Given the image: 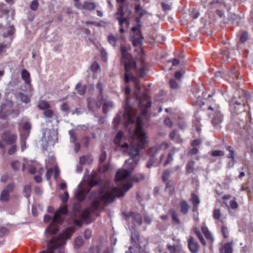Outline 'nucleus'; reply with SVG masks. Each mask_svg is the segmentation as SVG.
I'll list each match as a JSON object with an SVG mask.
<instances>
[{
    "label": "nucleus",
    "instance_id": "f257e3e1",
    "mask_svg": "<svg viewBox=\"0 0 253 253\" xmlns=\"http://www.w3.org/2000/svg\"><path fill=\"white\" fill-rule=\"evenodd\" d=\"M135 135L132 140L131 146L124 142V134L122 131L118 132L114 138V143L120 147L124 153H127L130 158L125 161L126 169H120L117 173L116 179L117 182L126 180L131 174L136 166L139 160L136 157L139 154L140 150L144 149L148 143L145 132L142 129V123L140 117H137L135 120Z\"/></svg>",
    "mask_w": 253,
    "mask_h": 253
},
{
    "label": "nucleus",
    "instance_id": "f03ea898",
    "mask_svg": "<svg viewBox=\"0 0 253 253\" xmlns=\"http://www.w3.org/2000/svg\"><path fill=\"white\" fill-rule=\"evenodd\" d=\"M121 51L126 71L125 81L126 83H128L130 80L133 82L135 85L134 96L139 102V107L145 108V109L142 111L141 113L142 115L145 116L147 113L146 109L149 108L151 105V102L148 95L149 90L146 89L144 92L140 94L141 87L139 81L137 78L132 76L129 73V71L130 69H133L137 72L138 76L143 77L146 75L147 63L143 57L136 61L131 55L127 52V48L123 45L121 46Z\"/></svg>",
    "mask_w": 253,
    "mask_h": 253
},
{
    "label": "nucleus",
    "instance_id": "7ed1b4c3",
    "mask_svg": "<svg viewBox=\"0 0 253 253\" xmlns=\"http://www.w3.org/2000/svg\"><path fill=\"white\" fill-rule=\"evenodd\" d=\"M131 187L132 184L130 182L121 184L119 187L105 186L100 190L99 195L100 200L95 201L92 205L95 209H97L100 207L101 202L105 204L113 202L116 197L123 196Z\"/></svg>",
    "mask_w": 253,
    "mask_h": 253
},
{
    "label": "nucleus",
    "instance_id": "20e7f679",
    "mask_svg": "<svg viewBox=\"0 0 253 253\" xmlns=\"http://www.w3.org/2000/svg\"><path fill=\"white\" fill-rule=\"evenodd\" d=\"M75 230L74 227L67 228L64 233L57 238H52L47 244V250L42 251L41 253H54V251L56 249H58L59 253H64L63 246L66 241L70 238Z\"/></svg>",
    "mask_w": 253,
    "mask_h": 253
},
{
    "label": "nucleus",
    "instance_id": "39448f33",
    "mask_svg": "<svg viewBox=\"0 0 253 253\" xmlns=\"http://www.w3.org/2000/svg\"><path fill=\"white\" fill-rule=\"evenodd\" d=\"M125 93L126 96V101L124 112L123 114L122 113H118L117 116L114 118L113 123L115 127H117V126L121 122L122 117L124 120V126L126 128L128 127L129 124H133L135 122V119L132 116L133 110L128 103V96L130 93V88L128 86H126Z\"/></svg>",
    "mask_w": 253,
    "mask_h": 253
},
{
    "label": "nucleus",
    "instance_id": "423d86ee",
    "mask_svg": "<svg viewBox=\"0 0 253 253\" xmlns=\"http://www.w3.org/2000/svg\"><path fill=\"white\" fill-rule=\"evenodd\" d=\"M67 211V205L61 207L58 211L54 213L53 217V222L49 225L46 230V232L51 235L55 234L58 230L57 223L61 222L63 220L61 214H66Z\"/></svg>",
    "mask_w": 253,
    "mask_h": 253
},
{
    "label": "nucleus",
    "instance_id": "0eeeda50",
    "mask_svg": "<svg viewBox=\"0 0 253 253\" xmlns=\"http://www.w3.org/2000/svg\"><path fill=\"white\" fill-rule=\"evenodd\" d=\"M127 15H125L123 9V7L120 6L118 11L115 14L116 18L118 20L119 24L120 26V32L121 33L125 32L124 25L126 27H128L130 25V16L131 14V11L129 9H126Z\"/></svg>",
    "mask_w": 253,
    "mask_h": 253
},
{
    "label": "nucleus",
    "instance_id": "6e6552de",
    "mask_svg": "<svg viewBox=\"0 0 253 253\" xmlns=\"http://www.w3.org/2000/svg\"><path fill=\"white\" fill-rule=\"evenodd\" d=\"M208 110L211 112L209 113V116L211 119V123L214 126L220 124L223 120V116L221 113L220 108L218 105H214L213 106H210Z\"/></svg>",
    "mask_w": 253,
    "mask_h": 253
},
{
    "label": "nucleus",
    "instance_id": "1a4fd4ad",
    "mask_svg": "<svg viewBox=\"0 0 253 253\" xmlns=\"http://www.w3.org/2000/svg\"><path fill=\"white\" fill-rule=\"evenodd\" d=\"M43 139L48 144H54L57 141V132L54 129H46L43 133Z\"/></svg>",
    "mask_w": 253,
    "mask_h": 253
},
{
    "label": "nucleus",
    "instance_id": "9d476101",
    "mask_svg": "<svg viewBox=\"0 0 253 253\" xmlns=\"http://www.w3.org/2000/svg\"><path fill=\"white\" fill-rule=\"evenodd\" d=\"M230 109L231 111L233 113L239 114L242 112L248 111L249 107L248 105L245 103H240L238 102H236L233 104H230Z\"/></svg>",
    "mask_w": 253,
    "mask_h": 253
},
{
    "label": "nucleus",
    "instance_id": "9b49d317",
    "mask_svg": "<svg viewBox=\"0 0 253 253\" xmlns=\"http://www.w3.org/2000/svg\"><path fill=\"white\" fill-rule=\"evenodd\" d=\"M12 111V103L10 101H6L2 105L0 111V118H5L10 115Z\"/></svg>",
    "mask_w": 253,
    "mask_h": 253
},
{
    "label": "nucleus",
    "instance_id": "f8f14e48",
    "mask_svg": "<svg viewBox=\"0 0 253 253\" xmlns=\"http://www.w3.org/2000/svg\"><path fill=\"white\" fill-rule=\"evenodd\" d=\"M14 189V185L9 184L6 186L3 190L0 195V200L1 201H7L9 200V193L11 192Z\"/></svg>",
    "mask_w": 253,
    "mask_h": 253
},
{
    "label": "nucleus",
    "instance_id": "ddd939ff",
    "mask_svg": "<svg viewBox=\"0 0 253 253\" xmlns=\"http://www.w3.org/2000/svg\"><path fill=\"white\" fill-rule=\"evenodd\" d=\"M188 246L190 251L192 253H197L200 249V245L199 243L193 237H190L188 239Z\"/></svg>",
    "mask_w": 253,
    "mask_h": 253
},
{
    "label": "nucleus",
    "instance_id": "4468645a",
    "mask_svg": "<svg viewBox=\"0 0 253 253\" xmlns=\"http://www.w3.org/2000/svg\"><path fill=\"white\" fill-rule=\"evenodd\" d=\"M2 138L8 144H13L16 141L17 136L11 134L9 131H5L2 135Z\"/></svg>",
    "mask_w": 253,
    "mask_h": 253
},
{
    "label": "nucleus",
    "instance_id": "2eb2a0df",
    "mask_svg": "<svg viewBox=\"0 0 253 253\" xmlns=\"http://www.w3.org/2000/svg\"><path fill=\"white\" fill-rule=\"evenodd\" d=\"M87 103L88 108L92 111L96 110L97 109L99 108L102 105V103L101 102V99L99 100V99L98 101H96L95 99L93 98H88L87 100Z\"/></svg>",
    "mask_w": 253,
    "mask_h": 253
},
{
    "label": "nucleus",
    "instance_id": "dca6fc26",
    "mask_svg": "<svg viewBox=\"0 0 253 253\" xmlns=\"http://www.w3.org/2000/svg\"><path fill=\"white\" fill-rule=\"evenodd\" d=\"M190 201L193 205V211H197L198 210V205L200 203V199L197 195L195 193H192Z\"/></svg>",
    "mask_w": 253,
    "mask_h": 253
},
{
    "label": "nucleus",
    "instance_id": "f3484780",
    "mask_svg": "<svg viewBox=\"0 0 253 253\" xmlns=\"http://www.w3.org/2000/svg\"><path fill=\"white\" fill-rule=\"evenodd\" d=\"M128 217H131L134 224H137L140 226L142 224V219L141 215L139 213H134L130 212Z\"/></svg>",
    "mask_w": 253,
    "mask_h": 253
},
{
    "label": "nucleus",
    "instance_id": "a211bd4d",
    "mask_svg": "<svg viewBox=\"0 0 253 253\" xmlns=\"http://www.w3.org/2000/svg\"><path fill=\"white\" fill-rule=\"evenodd\" d=\"M233 242H230L225 244L220 249V253H232Z\"/></svg>",
    "mask_w": 253,
    "mask_h": 253
},
{
    "label": "nucleus",
    "instance_id": "6ab92c4d",
    "mask_svg": "<svg viewBox=\"0 0 253 253\" xmlns=\"http://www.w3.org/2000/svg\"><path fill=\"white\" fill-rule=\"evenodd\" d=\"M100 98L101 102L102 103V105H103V111L104 113L106 114L108 112V109L113 107V103L110 100L104 99L103 96L100 97Z\"/></svg>",
    "mask_w": 253,
    "mask_h": 253
},
{
    "label": "nucleus",
    "instance_id": "aec40b11",
    "mask_svg": "<svg viewBox=\"0 0 253 253\" xmlns=\"http://www.w3.org/2000/svg\"><path fill=\"white\" fill-rule=\"evenodd\" d=\"M131 242L132 243H134L135 245L136 246V248L140 249H141V247L140 245V237L139 233L136 232L134 231L133 233H132L131 234Z\"/></svg>",
    "mask_w": 253,
    "mask_h": 253
},
{
    "label": "nucleus",
    "instance_id": "412c9836",
    "mask_svg": "<svg viewBox=\"0 0 253 253\" xmlns=\"http://www.w3.org/2000/svg\"><path fill=\"white\" fill-rule=\"evenodd\" d=\"M168 147H169V144L168 143L163 142L157 147L151 148L149 150V154L153 155L154 154H155L159 150H160V149L165 150V149H167L168 148Z\"/></svg>",
    "mask_w": 253,
    "mask_h": 253
},
{
    "label": "nucleus",
    "instance_id": "4be33fe9",
    "mask_svg": "<svg viewBox=\"0 0 253 253\" xmlns=\"http://www.w3.org/2000/svg\"><path fill=\"white\" fill-rule=\"evenodd\" d=\"M179 206L181 212L184 214H187L190 209L188 203L185 200H182L179 203Z\"/></svg>",
    "mask_w": 253,
    "mask_h": 253
},
{
    "label": "nucleus",
    "instance_id": "5701e85b",
    "mask_svg": "<svg viewBox=\"0 0 253 253\" xmlns=\"http://www.w3.org/2000/svg\"><path fill=\"white\" fill-rule=\"evenodd\" d=\"M96 5L94 2L85 1L83 4V9H86L89 11L94 10L96 8Z\"/></svg>",
    "mask_w": 253,
    "mask_h": 253
},
{
    "label": "nucleus",
    "instance_id": "b1692460",
    "mask_svg": "<svg viewBox=\"0 0 253 253\" xmlns=\"http://www.w3.org/2000/svg\"><path fill=\"white\" fill-rule=\"evenodd\" d=\"M11 166L13 169L16 170H19L21 168H22V170H24L25 169V164H21L18 161H14L11 163Z\"/></svg>",
    "mask_w": 253,
    "mask_h": 253
},
{
    "label": "nucleus",
    "instance_id": "393cba45",
    "mask_svg": "<svg viewBox=\"0 0 253 253\" xmlns=\"http://www.w3.org/2000/svg\"><path fill=\"white\" fill-rule=\"evenodd\" d=\"M178 151V148H176L175 147H173L172 148V149L169 152L168 154L167 160L164 164L165 166H166L168 164H169L170 162H171L173 160L172 156L174 154L175 152Z\"/></svg>",
    "mask_w": 253,
    "mask_h": 253
},
{
    "label": "nucleus",
    "instance_id": "a878e982",
    "mask_svg": "<svg viewBox=\"0 0 253 253\" xmlns=\"http://www.w3.org/2000/svg\"><path fill=\"white\" fill-rule=\"evenodd\" d=\"M193 231L194 232V233H195V234L196 235V236H197V237L198 238L199 241H200L201 243L204 246H206V242L204 238V237L203 236L202 234H201V233L200 232V230H199V229L195 227H194L193 228Z\"/></svg>",
    "mask_w": 253,
    "mask_h": 253
},
{
    "label": "nucleus",
    "instance_id": "bb28decb",
    "mask_svg": "<svg viewBox=\"0 0 253 253\" xmlns=\"http://www.w3.org/2000/svg\"><path fill=\"white\" fill-rule=\"evenodd\" d=\"M88 192V191L85 189H80L76 192V196L79 201H83Z\"/></svg>",
    "mask_w": 253,
    "mask_h": 253
},
{
    "label": "nucleus",
    "instance_id": "cd10ccee",
    "mask_svg": "<svg viewBox=\"0 0 253 253\" xmlns=\"http://www.w3.org/2000/svg\"><path fill=\"white\" fill-rule=\"evenodd\" d=\"M21 77L24 80L26 84H30V75L28 71L24 69L21 72Z\"/></svg>",
    "mask_w": 253,
    "mask_h": 253
},
{
    "label": "nucleus",
    "instance_id": "c85d7f7f",
    "mask_svg": "<svg viewBox=\"0 0 253 253\" xmlns=\"http://www.w3.org/2000/svg\"><path fill=\"white\" fill-rule=\"evenodd\" d=\"M15 33V28L13 25H11L6 28V31L3 34L4 37H7L8 36L13 35Z\"/></svg>",
    "mask_w": 253,
    "mask_h": 253
},
{
    "label": "nucleus",
    "instance_id": "c756f323",
    "mask_svg": "<svg viewBox=\"0 0 253 253\" xmlns=\"http://www.w3.org/2000/svg\"><path fill=\"white\" fill-rule=\"evenodd\" d=\"M167 248L170 253H178L180 251V248L178 246L168 245Z\"/></svg>",
    "mask_w": 253,
    "mask_h": 253
},
{
    "label": "nucleus",
    "instance_id": "7c9ffc66",
    "mask_svg": "<svg viewBox=\"0 0 253 253\" xmlns=\"http://www.w3.org/2000/svg\"><path fill=\"white\" fill-rule=\"evenodd\" d=\"M195 162L193 161H190L186 165V170L188 173H193L194 170Z\"/></svg>",
    "mask_w": 253,
    "mask_h": 253
},
{
    "label": "nucleus",
    "instance_id": "2f4dec72",
    "mask_svg": "<svg viewBox=\"0 0 253 253\" xmlns=\"http://www.w3.org/2000/svg\"><path fill=\"white\" fill-rule=\"evenodd\" d=\"M221 232L222 234L223 237L224 239H227L229 237V230L228 227L224 225L221 226Z\"/></svg>",
    "mask_w": 253,
    "mask_h": 253
},
{
    "label": "nucleus",
    "instance_id": "473e14b6",
    "mask_svg": "<svg viewBox=\"0 0 253 253\" xmlns=\"http://www.w3.org/2000/svg\"><path fill=\"white\" fill-rule=\"evenodd\" d=\"M43 114L44 117L48 119H52L55 116L54 111L50 109H46L43 112Z\"/></svg>",
    "mask_w": 253,
    "mask_h": 253
},
{
    "label": "nucleus",
    "instance_id": "72a5a7b5",
    "mask_svg": "<svg viewBox=\"0 0 253 253\" xmlns=\"http://www.w3.org/2000/svg\"><path fill=\"white\" fill-rule=\"evenodd\" d=\"M169 212L172 219L175 222H176L177 224L180 223V220L179 219L177 214L175 212V211L172 209H170L169 211Z\"/></svg>",
    "mask_w": 253,
    "mask_h": 253
},
{
    "label": "nucleus",
    "instance_id": "f704fd0d",
    "mask_svg": "<svg viewBox=\"0 0 253 253\" xmlns=\"http://www.w3.org/2000/svg\"><path fill=\"white\" fill-rule=\"evenodd\" d=\"M226 149L229 151V154L227 156L228 159L234 160L235 159V152L233 148L231 146H227L226 147Z\"/></svg>",
    "mask_w": 253,
    "mask_h": 253
},
{
    "label": "nucleus",
    "instance_id": "c9c22d12",
    "mask_svg": "<svg viewBox=\"0 0 253 253\" xmlns=\"http://www.w3.org/2000/svg\"><path fill=\"white\" fill-rule=\"evenodd\" d=\"M76 88L78 90V93L81 95H83L86 90L85 86L82 85L80 83H79L76 85Z\"/></svg>",
    "mask_w": 253,
    "mask_h": 253
},
{
    "label": "nucleus",
    "instance_id": "e433bc0d",
    "mask_svg": "<svg viewBox=\"0 0 253 253\" xmlns=\"http://www.w3.org/2000/svg\"><path fill=\"white\" fill-rule=\"evenodd\" d=\"M18 96L20 98L21 101L24 103H28L30 101V98L22 92H19L18 94Z\"/></svg>",
    "mask_w": 253,
    "mask_h": 253
},
{
    "label": "nucleus",
    "instance_id": "4c0bfd02",
    "mask_svg": "<svg viewBox=\"0 0 253 253\" xmlns=\"http://www.w3.org/2000/svg\"><path fill=\"white\" fill-rule=\"evenodd\" d=\"M221 216V212L220 211L219 209H215L213 211V217L215 219L219 220V221L223 223V220L220 219V217Z\"/></svg>",
    "mask_w": 253,
    "mask_h": 253
},
{
    "label": "nucleus",
    "instance_id": "58836bf2",
    "mask_svg": "<svg viewBox=\"0 0 253 253\" xmlns=\"http://www.w3.org/2000/svg\"><path fill=\"white\" fill-rule=\"evenodd\" d=\"M0 12L2 14H8L9 10L6 5L3 3H0Z\"/></svg>",
    "mask_w": 253,
    "mask_h": 253
},
{
    "label": "nucleus",
    "instance_id": "ea45409f",
    "mask_svg": "<svg viewBox=\"0 0 253 253\" xmlns=\"http://www.w3.org/2000/svg\"><path fill=\"white\" fill-rule=\"evenodd\" d=\"M144 178H145V176L143 174L138 173V174H136L134 176H133V180L136 182H139L144 180Z\"/></svg>",
    "mask_w": 253,
    "mask_h": 253
},
{
    "label": "nucleus",
    "instance_id": "a19ab883",
    "mask_svg": "<svg viewBox=\"0 0 253 253\" xmlns=\"http://www.w3.org/2000/svg\"><path fill=\"white\" fill-rule=\"evenodd\" d=\"M38 107L40 109L43 110L48 109L49 107V105L47 102L42 101L39 103Z\"/></svg>",
    "mask_w": 253,
    "mask_h": 253
},
{
    "label": "nucleus",
    "instance_id": "79ce46f5",
    "mask_svg": "<svg viewBox=\"0 0 253 253\" xmlns=\"http://www.w3.org/2000/svg\"><path fill=\"white\" fill-rule=\"evenodd\" d=\"M108 42L113 46H116V42L117 41V38L113 35H109L108 37Z\"/></svg>",
    "mask_w": 253,
    "mask_h": 253
},
{
    "label": "nucleus",
    "instance_id": "37998d69",
    "mask_svg": "<svg viewBox=\"0 0 253 253\" xmlns=\"http://www.w3.org/2000/svg\"><path fill=\"white\" fill-rule=\"evenodd\" d=\"M248 37V34L247 32H246V31L242 32L240 36V42H245L247 41Z\"/></svg>",
    "mask_w": 253,
    "mask_h": 253
},
{
    "label": "nucleus",
    "instance_id": "c03bdc74",
    "mask_svg": "<svg viewBox=\"0 0 253 253\" xmlns=\"http://www.w3.org/2000/svg\"><path fill=\"white\" fill-rule=\"evenodd\" d=\"M39 5L37 0H33L31 3L30 8L32 10L36 11L38 9Z\"/></svg>",
    "mask_w": 253,
    "mask_h": 253
},
{
    "label": "nucleus",
    "instance_id": "a18cd8bd",
    "mask_svg": "<svg viewBox=\"0 0 253 253\" xmlns=\"http://www.w3.org/2000/svg\"><path fill=\"white\" fill-rule=\"evenodd\" d=\"M83 240L81 238H77L75 240V247L76 248L80 247L83 245Z\"/></svg>",
    "mask_w": 253,
    "mask_h": 253
},
{
    "label": "nucleus",
    "instance_id": "49530a36",
    "mask_svg": "<svg viewBox=\"0 0 253 253\" xmlns=\"http://www.w3.org/2000/svg\"><path fill=\"white\" fill-rule=\"evenodd\" d=\"M221 4V3L218 0H213L212 1L209 3V5L211 7H213L214 8L219 7V6Z\"/></svg>",
    "mask_w": 253,
    "mask_h": 253
},
{
    "label": "nucleus",
    "instance_id": "de8ad7c7",
    "mask_svg": "<svg viewBox=\"0 0 253 253\" xmlns=\"http://www.w3.org/2000/svg\"><path fill=\"white\" fill-rule=\"evenodd\" d=\"M89 157L87 156H83L80 158V163L81 165H84L88 163Z\"/></svg>",
    "mask_w": 253,
    "mask_h": 253
},
{
    "label": "nucleus",
    "instance_id": "09e8293b",
    "mask_svg": "<svg viewBox=\"0 0 253 253\" xmlns=\"http://www.w3.org/2000/svg\"><path fill=\"white\" fill-rule=\"evenodd\" d=\"M211 155L214 157L223 156L224 152L221 150H214L212 151Z\"/></svg>",
    "mask_w": 253,
    "mask_h": 253
},
{
    "label": "nucleus",
    "instance_id": "8fccbe9b",
    "mask_svg": "<svg viewBox=\"0 0 253 253\" xmlns=\"http://www.w3.org/2000/svg\"><path fill=\"white\" fill-rule=\"evenodd\" d=\"M97 88L99 90V95L98 96V99H99V100H100V97H102L103 96H102V91H103V85L102 84H101V83L100 82H98L97 84Z\"/></svg>",
    "mask_w": 253,
    "mask_h": 253
},
{
    "label": "nucleus",
    "instance_id": "3c124183",
    "mask_svg": "<svg viewBox=\"0 0 253 253\" xmlns=\"http://www.w3.org/2000/svg\"><path fill=\"white\" fill-rule=\"evenodd\" d=\"M190 16L192 19H194L197 18L199 16V12L196 9H192L190 11Z\"/></svg>",
    "mask_w": 253,
    "mask_h": 253
},
{
    "label": "nucleus",
    "instance_id": "603ef678",
    "mask_svg": "<svg viewBox=\"0 0 253 253\" xmlns=\"http://www.w3.org/2000/svg\"><path fill=\"white\" fill-rule=\"evenodd\" d=\"M24 190L25 192V196L28 198L31 195V186L29 185H26L24 187Z\"/></svg>",
    "mask_w": 253,
    "mask_h": 253
},
{
    "label": "nucleus",
    "instance_id": "864d4df0",
    "mask_svg": "<svg viewBox=\"0 0 253 253\" xmlns=\"http://www.w3.org/2000/svg\"><path fill=\"white\" fill-rule=\"evenodd\" d=\"M169 85L170 87L172 89H176L178 87V84L173 79H171L169 81Z\"/></svg>",
    "mask_w": 253,
    "mask_h": 253
},
{
    "label": "nucleus",
    "instance_id": "5fc2aeb1",
    "mask_svg": "<svg viewBox=\"0 0 253 253\" xmlns=\"http://www.w3.org/2000/svg\"><path fill=\"white\" fill-rule=\"evenodd\" d=\"M204 235L206 239L211 241V242L212 243L214 241V238L211 234V233L209 231L206 233L204 234Z\"/></svg>",
    "mask_w": 253,
    "mask_h": 253
},
{
    "label": "nucleus",
    "instance_id": "6e6d98bb",
    "mask_svg": "<svg viewBox=\"0 0 253 253\" xmlns=\"http://www.w3.org/2000/svg\"><path fill=\"white\" fill-rule=\"evenodd\" d=\"M170 175L169 171L168 170H166L164 171L162 176V179L164 181H166L169 178Z\"/></svg>",
    "mask_w": 253,
    "mask_h": 253
},
{
    "label": "nucleus",
    "instance_id": "4d7b16f0",
    "mask_svg": "<svg viewBox=\"0 0 253 253\" xmlns=\"http://www.w3.org/2000/svg\"><path fill=\"white\" fill-rule=\"evenodd\" d=\"M60 108H61V110L62 111H64V112H67V113H69L70 111H69V106L67 104V103H63L61 107H60Z\"/></svg>",
    "mask_w": 253,
    "mask_h": 253
},
{
    "label": "nucleus",
    "instance_id": "13d9d810",
    "mask_svg": "<svg viewBox=\"0 0 253 253\" xmlns=\"http://www.w3.org/2000/svg\"><path fill=\"white\" fill-rule=\"evenodd\" d=\"M89 216V212L87 210L83 211L81 213V217L83 220L86 219Z\"/></svg>",
    "mask_w": 253,
    "mask_h": 253
},
{
    "label": "nucleus",
    "instance_id": "bf43d9fd",
    "mask_svg": "<svg viewBox=\"0 0 253 253\" xmlns=\"http://www.w3.org/2000/svg\"><path fill=\"white\" fill-rule=\"evenodd\" d=\"M150 155L152 156V157L150 159L149 161H148V162L147 163V164L146 165V167L147 168H150L153 165L154 162L155 161V159L154 157L155 154H154L153 155H152V154H150Z\"/></svg>",
    "mask_w": 253,
    "mask_h": 253
},
{
    "label": "nucleus",
    "instance_id": "052dcab7",
    "mask_svg": "<svg viewBox=\"0 0 253 253\" xmlns=\"http://www.w3.org/2000/svg\"><path fill=\"white\" fill-rule=\"evenodd\" d=\"M229 204L230 206H228V207H230L232 209H236L238 207V205L235 200L230 201Z\"/></svg>",
    "mask_w": 253,
    "mask_h": 253
},
{
    "label": "nucleus",
    "instance_id": "680f3d73",
    "mask_svg": "<svg viewBox=\"0 0 253 253\" xmlns=\"http://www.w3.org/2000/svg\"><path fill=\"white\" fill-rule=\"evenodd\" d=\"M69 134L71 137V141L72 143H75L77 140V136L73 131H69Z\"/></svg>",
    "mask_w": 253,
    "mask_h": 253
},
{
    "label": "nucleus",
    "instance_id": "e2e57ef3",
    "mask_svg": "<svg viewBox=\"0 0 253 253\" xmlns=\"http://www.w3.org/2000/svg\"><path fill=\"white\" fill-rule=\"evenodd\" d=\"M91 235V232L89 229H86L84 232V237L85 239H88L90 238Z\"/></svg>",
    "mask_w": 253,
    "mask_h": 253
},
{
    "label": "nucleus",
    "instance_id": "0e129e2a",
    "mask_svg": "<svg viewBox=\"0 0 253 253\" xmlns=\"http://www.w3.org/2000/svg\"><path fill=\"white\" fill-rule=\"evenodd\" d=\"M107 158V154L105 152H103L100 155L99 161L101 163H103Z\"/></svg>",
    "mask_w": 253,
    "mask_h": 253
},
{
    "label": "nucleus",
    "instance_id": "69168bd1",
    "mask_svg": "<svg viewBox=\"0 0 253 253\" xmlns=\"http://www.w3.org/2000/svg\"><path fill=\"white\" fill-rule=\"evenodd\" d=\"M164 123L165 124L169 127H171L172 126V123L169 118H166L165 119Z\"/></svg>",
    "mask_w": 253,
    "mask_h": 253
},
{
    "label": "nucleus",
    "instance_id": "338daca9",
    "mask_svg": "<svg viewBox=\"0 0 253 253\" xmlns=\"http://www.w3.org/2000/svg\"><path fill=\"white\" fill-rule=\"evenodd\" d=\"M16 152V146L13 145L8 150V153L9 155H13Z\"/></svg>",
    "mask_w": 253,
    "mask_h": 253
},
{
    "label": "nucleus",
    "instance_id": "774afa93",
    "mask_svg": "<svg viewBox=\"0 0 253 253\" xmlns=\"http://www.w3.org/2000/svg\"><path fill=\"white\" fill-rule=\"evenodd\" d=\"M144 221L145 223L150 224L152 222V218L150 216L145 215L144 216Z\"/></svg>",
    "mask_w": 253,
    "mask_h": 253
}]
</instances>
